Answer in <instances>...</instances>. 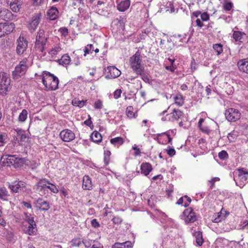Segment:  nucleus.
Returning <instances> with one entry per match:
<instances>
[{
	"mask_svg": "<svg viewBox=\"0 0 248 248\" xmlns=\"http://www.w3.org/2000/svg\"><path fill=\"white\" fill-rule=\"evenodd\" d=\"M2 24L3 25V31H4V36L12 32L15 28V24L13 23L5 22Z\"/></svg>",
	"mask_w": 248,
	"mask_h": 248,
	"instance_id": "nucleus-24",
	"label": "nucleus"
},
{
	"mask_svg": "<svg viewBox=\"0 0 248 248\" xmlns=\"http://www.w3.org/2000/svg\"><path fill=\"white\" fill-rule=\"evenodd\" d=\"M71 59L67 54L63 55L62 58L58 60V62L59 64L62 65L63 66H66L70 63Z\"/></svg>",
	"mask_w": 248,
	"mask_h": 248,
	"instance_id": "nucleus-27",
	"label": "nucleus"
},
{
	"mask_svg": "<svg viewBox=\"0 0 248 248\" xmlns=\"http://www.w3.org/2000/svg\"><path fill=\"white\" fill-rule=\"evenodd\" d=\"M50 183L46 179L40 180L34 186V188L40 193L41 195H45L47 191V185Z\"/></svg>",
	"mask_w": 248,
	"mask_h": 248,
	"instance_id": "nucleus-12",
	"label": "nucleus"
},
{
	"mask_svg": "<svg viewBox=\"0 0 248 248\" xmlns=\"http://www.w3.org/2000/svg\"><path fill=\"white\" fill-rule=\"evenodd\" d=\"M62 48L59 45H56L54 46L50 51L49 53L52 56L57 55L61 50Z\"/></svg>",
	"mask_w": 248,
	"mask_h": 248,
	"instance_id": "nucleus-45",
	"label": "nucleus"
},
{
	"mask_svg": "<svg viewBox=\"0 0 248 248\" xmlns=\"http://www.w3.org/2000/svg\"><path fill=\"white\" fill-rule=\"evenodd\" d=\"M136 74L140 75L142 79L145 82H148L149 81V78L145 73L144 68L142 69L141 72H140V73H136Z\"/></svg>",
	"mask_w": 248,
	"mask_h": 248,
	"instance_id": "nucleus-44",
	"label": "nucleus"
},
{
	"mask_svg": "<svg viewBox=\"0 0 248 248\" xmlns=\"http://www.w3.org/2000/svg\"><path fill=\"white\" fill-rule=\"evenodd\" d=\"M84 124L86 125L90 126L91 127V126L93 127V123L91 121V117L90 115H88V119L85 120L84 122Z\"/></svg>",
	"mask_w": 248,
	"mask_h": 248,
	"instance_id": "nucleus-55",
	"label": "nucleus"
},
{
	"mask_svg": "<svg viewBox=\"0 0 248 248\" xmlns=\"http://www.w3.org/2000/svg\"><path fill=\"white\" fill-rule=\"evenodd\" d=\"M87 100H79L78 99H74L72 100V103L74 106L81 108L85 105Z\"/></svg>",
	"mask_w": 248,
	"mask_h": 248,
	"instance_id": "nucleus-38",
	"label": "nucleus"
},
{
	"mask_svg": "<svg viewBox=\"0 0 248 248\" xmlns=\"http://www.w3.org/2000/svg\"><path fill=\"white\" fill-rule=\"evenodd\" d=\"M133 108L132 106H129L126 108V114L129 118H135V114L133 111Z\"/></svg>",
	"mask_w": 248,
	"mask_h": 248,
	"instance_id": "nucleus-43",
	"label": "nucleus"
},
{
	"mask_svg": "<svg viewBox=\"0 0 248 248\" xmlns=\"http://www.w3.org/2000/svg\"><path fill=\"white\" fill-rule=\"evenodd\" d=\"M175 103L179 106H182L184 104L183 96L180 94H177L174 97Z\"/></svg>",
	"mask_w": 248,
	"mask_h": 248,
	"instance_id": "nucleus-39",
	"label": "nucleus"
},
{
	"mask_svg": "<svg viewBox=\"0 0 248 248\" xmlns=\"http://www.w3.org/2000/svg\"><path fill=\"white\" fill-rule=\"evenodd\" d=\"M234 180L237 184V181H239L242 182V184L240 183V186L244 185V183L246 182L248 180V170L246 169H239L236 170L234 172Z\"/></svg>",
	"mask_w": 248,
	"mask_h": 248,
	"instance_id": "nucleus-6",
	"label": "nucleus"
},
{
	"mask_svg": "<svg viewBox=\"0 0 248 248\" xmlns=\"http://www.w3.org/2000/svg\"><path fill=\"white\" fill-rule=\"evenodd\" d=\"M102 101L100 100H97L96 101L94 104V108L95 109H101L102 108Z\"/></svg>",
	"mask_w": 248,
	"mask_h": 248,
	"instance_id": "nucleus-53",
	"label": "nucleus"
},
{
	"mask_svg": "<svg viewBox=\"0 0 248 248\" xmlns=\"http://www.w3.org/2000/svg\"><path fill=\"white\" fill-rule=\"evenodd\" d=\"M23 231L25 233L30 235H35L37 231L36 223L29 224L28 227L24 229Z\"/></svg>",
	"mask_w": 248,
	"mask_h": 248,
	"instance_id": "nucleus-22",
	"label": "nucleus"
},
{
	"mask_svg": "<svg viewBox=\"0 0 248 248\" xmlns=\"http://www.w3.org/2000/svg\"><path fill=\"white\" fill-rule=\"evenodd\" d=\"M17 138L20 139L21 141H24L28 138L27 134L25 131L21 129L18 130L17 131Z\"/></svg>",
	"mask_w": 248,
	"mask_h": 248,
	"instance_id": "nucleus-37",
	"label": "nucleus"
},
{
	"mask_svg": "<svg viewBox=\"0 0 248 248\" xmlns=\"http://www.w3.org/2000/svg\"><path fill=\"white\" fill-rule=\"evenodd\" d=\"M130 5V0H123L118 4L117 9L121 12H124L129 7Z\"/></svg>",
	"mask_w": 248,
	"mask_h": 248,
	"instance_id": "nucleus-26",
	"label": "nucleus"
},
{
	"mask_svg": "<svg viewBox=\"0 0 248 248\" xmlns=\"http://www.w3.org/2000/svg\"><path fill=\"white\" fill-rule=\"evenodd\" d=\"M92 183L91 179L88 175H85L82 180V188L84 190H91L92 189Z\"/></svg>",
	"mask_w": 248,
	"mask_h": 248,
	"instance_id": "nucleus-21",
	"label": "nucleus"
},
{
	"mask_svg": "<svg viewBox=\"0 0 248 248\" xmlns=\"http://www.w3.org/2000/svg\"><path fill=\"white\" fill-rule=\"evenodd\" d=\"M106 72L105 78L107 79L115 78L120 76V71L115 66H108L104 69Z\"/></svg>",
	"mask_w": 248,
	"mask_h": 248,
	"instance_id": "nucleus-10",
	"label": "nucleus"
},
{
	"mask_svg": "<svg viewBox=\"0 0 248 248\" xmlns=\"http://www.w3.org/2000/svg\"><path fill=\"white\" fill-rule=\"evenodd\" d=\"M91 224L94 228H98L99 226V223L96 219H93L91 221Z\"/></svg>",
	"mask_w": 248,
	"mask_h": 248,
	"instance_id": "nucleus-61",
	"label": "nucleus"
},
{
	"mask_svg": "<svg viewBox=\"0 0 248 248\" xmlns=\"http://www.w3.org/2000/svg\"><path fill=\"white\" fill-rule=\"evenodd\" d=\"M28 112L24 109L22 110L21 112L19 114L18 120L19 122H24L27 118Z\"/></svg>",
	"mask_w": 248,
	"mask_h": 248,
	"instance_id": "nucleus-36",
	"label": "nucleus"
},
{
	"mask_svg": "<svg viewBox=\"0 0 248 248\" xmlns=\"http://www.w3.org/2000/svg\"><path fill=\"white\" fill-rule=\"evenodd\" d=\"M121 93H122V91H121V89H118V90H116L114 92V98H115V99L119 98L120 97V96H121Z\"/></svg>",
	"mask_w": 248,
	"mask_h": 248,
	"instance_id": "nucleus-58",
	"label": "nucleus"
},
{
	"mask_svg": "<svg viewBox=\"0 0 248 248\" xmlns=\"http://www.w3.org/2000/svg\"><path fill=\"white\" fill-rule=\"evenodd\" d=\"M14 19V16L9 10L3 8L0 9V20L7 21Z\"/></svg>",
	"mask_w": 248,
	"mask_h": 248,
	"instance_id": "nucleus-18",
	"label": "nucleus"
},
{
	"mask_svg": "<svg viewBox=\"0 0 248 248\" xmlns=\"http://www.w3.org/2000/svg\"><path fill=\"white\" fill-rule=\"evenodd\" d=\"M217 55L220 54L223 51L222 45L221 44H216L213 46Z\"/></svg>",
	"mask_w": 248,
	"mask_h": 248,
	"instance_id": "nucleus-41",
	"label": "nucleus"
},
{
	"mask_svg": "<svg viewBox=\"0 0 248 248\" xmlns=\"http://www.w3.org/2000/svg\"><path fill=\"white\" fill-rule=\"evenodd\" d=\"M157 140L160 144H167L170 143L172 139L167 133L164 132L157 135Z\"/></svg>",
	"mask_w": 248,
	"mask_h": 248,
	"instance_id": "nucleus-19",
	"label": "nucleus"
},
{
	"mask_svg": "<svg viewBox=\"0 0 248 248\" xmlns=\"http://www.w3.org/2000/svg\"><path fill=\"white\" fill-rule=\"evenodd\" d=\"M124 141L123 138L120 137H116L110 140V143L117 146L122 145Z\"/></svg>",
	"mask_w": 248,
	"mask_h": 248,
	"instance_id": "nucleus-33",
	"label": "nucleus"
},
{
	"mask_svg": "<svg viewBox=\"0 0 248 248\" xmlns=\"http://www.w3.org/2000/svg\"><path fill=\"white\" fill-rule=\"evenodd\" d=\"M245 229L248 230V221L247 220H246L243 222L241 227V229L242 230H245Z\"/></svg>",
	"mask_w": 248,
	"mask_h": 248,
	"instance_id": "nucleus-63",
	"label": "nucleus"
},
{
	"mask_svg": "<svg viewBox=\"0 0 248 248\" xmlns=\"http://www.w3.org/2000/svg\"><path fill=\"white\" fill-rule=\"evenodd\" d=\"M200 129L203 133L209 134L210 132V130L207 126H202Z\"/></svg>",
	"mask_w": 248,
	"mask_h": 248,
	"instance_id": "nucleus-59",
	"label": "nucleus"
},
{
	"mask_svg": "<svg viewBox=\"0 0 248 248\" xmlns=\"http://www.w3.org/2000/svg\"><path fill=\"white\" fill-rule=\"evenodd\" d=\"M183 115V112L179 109H174L173 112L169 115L172 117L171 121L178 120ZM169 116V115H167Z\"/></svg>",
	"mask_w": 248,
	"mask_h": 248,
	"instance_id": "nucleus-31",
	"label": "nucleus"
},
{
	"mask_svg": "<svg viewBox=\"0 0 248 248\" xmlns=\"http://www.w3.org/2000/svg\"><path fill=\"white\" fill-rule=\"evenodd\" d=\"M93 50H94V47H93V45L89 44V45H87V46H86L84 48V56H86L87 55V54H88L92 53L93 52Z\"/></svg>",
	"mask_w": 248,
	"mask_h": 248,
	"instance_id": "nucleus-40",
	"label": "nucleus"
},
{
	"mask_svg": "<svg viewBox=\"0 0 248 248\" xmlns=\"http://www.w3.org/2000/svg\"><path fill=\"white\" fill-rule=\"evenodd\" d=\"M7 136L0 133V147L3 146L6 142Z\"/></svg>",
	"mask_w": 248,
	"mask_h": 248,
	"instance_id": "nucleus-50",
	"label": "nucleus"
},
{
	"mask_svg": "<svg viewBox=\"0 0 248 248\" xmlns=\"http://www.w3.org/2000/svg\"><path fill=\"white\" fill-rule=\"evenodd\" d=\"M59 14V11L56 7H52L47 12V16L50 20L56 19Z\"/></svg>",
	"mask_w": 248,
	"mask_h": 248,
	"instance_id": "nucleus-23",
	"label": "nucleus"
},
{
	"mask_svg": "<svg viewBox=\"0 0 248 248\" xmlns=\"http://www.w3.org/2000/svg\"><path fill=\"white\" fill-rule=\"evenodd\" d=\"M219 213H217V217H216L213 220V221L215 223H218L221 221V219L222 217L218 215Z\"/></svg>",
	"mask_w": 248,
	"mask_h": 248,
	"instance_id": "nucleus-64",
	"label": "nucleus"
},
{
	"mask_svg": "<svg viewBox=\"0 0 248 248\" xmlns=\"http://www.w3.org/2000/svg\"><path fill=\"white\" fill-rule=\"evenodd\" d=\"M8 186L12 192L18 193L24 190L26 184L22 181H15L11 184H9Z\"/></svg>",
	"mask_w": 248,
	"mask_h": 248,
	"instance_id": "nucleus-14",
	"label": "nucleus"
},
{
	"mask_svg": "<svg viewBox=\"0 0 248 248\" xmlns=\"http://www.w3.org/2000/svg\"><path fill=\"white\" fill-rule=\"evenodd\" d=\"M59 136L61 140L64 142H70L75 139V133L69 129L62 130Z\"/></svg>",
	"mask_w": 248,
	"mask_h": 248,
	"instance_id": "nucleus-11",
	"label": "nucleus"
},
{
	"mask_svg": "<svg viewBox=\"0 0 248 248\" xmlns=\"http://www.w3.org/2000/svg\"><path fill=\"white\" fill-rule=\"evenodd\" d=\"M220 180L219 178L218 177H214L212 178L211 180L209 181L210 183L211 184V186H210V188L211 189H212L215 185V183L216 182L219 181Z\"/></svg>",
	"mask_w": 248,
	"mask_h": 248,
	"instance_id": "nucleus-54",
	"label": "nucleus"
},
{
	"mask_svg": "<svg viewBox=\"0 0 248 248\" xmlns=\"http://www.w3.org/2000/svg\"><path fill=\"white\" fill-rule=\"evenodd\" d=\"M201 19L202 21H208L209 19V15L207 14L206 12H204L202 14H201Z\"/></svg>",
	"mask_w": 248,
	"mask_h": 248,
	"instance_id": "nucleus-57",
	"label": "nucleus"
},
{
	"mask_svg": "<svg viewBox=\"0 0 248 248\" xmlns=\"http://www.w3.org/2000/svg\"><path fill=\"white\" fill-rule=\"evenodd\" d=\"M6 158V162L4 163L7 165H12L15 168H19L22 166L24 164L26 166H29L31 162L26 158H22L17 157L16 155H7Z\"/></svg>",
	"mask_w": 248,
	"mask_h": 248,
	"instance_id": "nucleus-2",
	"label": "nucleus"
},
{
	"mask_svg": "<svg viewBox=\"0 0 248 248\" xmlns=\"http://www.w3.org/2000/svg\"><path fill=\"white\" fill-rule=\"evenodd\" d=\"M94 242V240L90 239H84L82 241L86 248H100V246H97L96 245H92L93 243Z\"/></svg>",
	"mask_w": 248,
	"mask_h": 248,
	"instance_id": "nucleus-32",
	"label": "nucleus"
},
{
	"mask_svg": "<svg viewBox=\"0 0 248 248\" xmlns=\"http://www.w3.org/2000/svg\"><path fill=\"white\" fill-rule=\"evenodd\" d=\"M113 222L115 224H120L122 221V219L118 216L114 217L112 219Z\"/></svg>",
	"mask_w": 248,
	"mask_h": 248,
	"instance_id": "nucleus-56",
	"label": "nucleus"
},
{
	"mask_svg": "<svg viewBox=\"0 0 248 248\" xmlns=\"http://www.w3.org/2000/svg\"><path fill=\"white\" fill-rule=\"evenodd\" d=\"M237 65L241 72L248 74V61L246 59L239 60L237 62Z\"/></svg>",
	"mask_w": 248,
	"mask_h": 248,
	"instance_id": "nucleus-20",
	"label": "nucleus"
},
{
	"mask_svg": "<svg viewBox=\"0 0 248 248\" xmlns=\"http://www.w3.org/2000/svg\"><path fill=\"white\" fill-rule=\"evenodd\" d=\"M183 215L186 223L194 222L197 220L195 213L191 207L185 209L183 212Z\"/></svg>",
	"mask_w": 248,
	"mask_h": 248,
	"instance_id": "nucleus-13",
	"label": "nucleus"
},
{
	"mask_svg": "<svg viewBox=\"0 0 248 248\" xmlns=\"http://www.w3.org/2000/svg\"><path fill=\"white\" fill-rule=\"evenodd\" d=\"M141 173L147 176L152 170V167L149 163H142L140 166Z\"/></svg>",
	"mask_w": 248,
	"mask_h": 248,
	"instance_id": "nucleus-25",
	"label": "nucleus"
},
{
	"mask_svg": "<svg viewBox=\"0 0 248 248\" xmlns=\"http://www.w3.org/2000/svg\"><path fill=\"white\" fill-rule=\"evenodd\" d=\"M48 38L47 35L45 33L43 30H39L36 37L35 46L37 50L43 52Z\"/></svg>",
	"mask_w": 248,
	"mask_h": 248,
	"instance_id": "nucleus-4",
	"label": "nucleus"
},
{
	"mask_svg": "<svg viewBox=\"0 0 248 248\" xmlns=\"http://www.w3.org/2000/svg\"><path fill=\"white\" fill-rule=\"evenodd\" d=\"M225 117L227 120L231 122H234L239 120L241 116V113L237 109L229 108L225 111Z\"/></svg>",
	"mask_w": 248,
	"mask_h": 248,
	"instance_id": "nucleus-8",
	"label": "nucleus"
},
{
	"mask_svg": "<svg viewBox=\"0 0 248 248\" xmlns=\"http://www.w3.org/2000/svg\"><path fill=\"white\" fill-rule=\"evenodd\" d=\"M47 186L48 187H47V190L49 189L54 193H57L59 191L58 189L54 185L50 184V185H47Z\"/></svg>",
	"mask_w": 248,
	"mask_h": 248,
	"instance_id": "nucleus-49",
	"label": "nucleus"
},
{
	"mask_svg": "<svg viewBox=\"0 0 248 248\" xmlns=\"http://www.w3.org/2000/svg\"><path fill=\"white\" fill-rule=\"evenodd\" d=\"M10 84V79L6 73H0V93L5 94Z\"/></svg>",
	"mask_w": 248,
	"mask_h": 248,
	"instance_id": "nucleus-7",
	"label": "nucleus"
},
{
	"mask_svg": "<svg viewBox=\"0 0 248 248\" xmlns=\"http://www.w3.org/2000/svg\"><path fill=\"white\" fill-rule=\"evenodd\" d=\"M194 235L196 237V241L199 246H201L203 242L202 238V232H195Z\"/></svg>",
	"mask_w": 248,
	"mask_h": 248,
	"instance_id": "nucleus-34",
	"label": "nucleus"
},
{
	"mask_svg": "<svg viewBox=\"0 0 248 248\" xmlns=\"http://www.w3.org/2000/svg\"><path fill=\"white\" fill-rule=\"evenodd\" d=\"M233 6V3L232 2H225L223 5V9L225 11H230Z\"/></svg>",
	"mask_w": 248,
	"mask_h": 248,
	"instance_id": "nucleus-47",
	"label": "nucleus"
},
{
	"mask_svg": "<svg viewBox=\"0 0 248 248\" xmlns=\"http://www.w3.org/2000/svg\"><path fill=\"white\" fill-rule=\"evenodd\" d=\"M9 196L8 192L5 188H0V199L3 201H8Z\"/></svg>",
	"mask_w": 248,
	"mask_h": 248,
	"instance_id": "nucleus-35",
	"label": "nucleus"
},
{
	"mask_svg": "<svg viewBox=\"0 0 248 248\" xmlns=\"http://www.w3.org/2000/svg\"><path fill=\"white\" fill-rule=\"evenodd\" d=\"M34 204L37 208L42 211H47L50 208L49 202L42 198L36 199Z\"/></svg>",
	"mask_w": 248,
	"mask_h": 248,
	"instance_id": "nucleus-15",
	"label": "nucleus"
},
{
	"mask_svg": "<svg viewBox=\"0 0 248 248\" xmlns=\"http://www.w3.org/2000/svg\"><path fill=\"white\" fill-rule=\"evenodd\" d=\"M82 243L79 239H74L71 241V245L74 247H79Z\"/></svg>",
	"mask_w": 248,
	"mask_h": 248,
	"instance_id": "nucleus-51",
	"label": "nucleus"
},
{
	"mask_svg": "<svg viewBox=\"0 0 248 248\" xmlns=\"http://www.w3.org/2000/svg\"><path fill=\"white\" fill-rule=\"evenodd\" d=\"M16 52L17 55L26 54L28 51V42L23 36L20 35L17 39Z\"/></svg>",
	"mask_w": 248,
	"mask_h": 248,
	"instance_id": "nucleus-5",
	"label": "nucleus"
},
{
	"mask_svg": "<svg viewBox=\"0 0 248 248\" xmlns=\"http://www.w3.org/2000/svg\"><path fill=\"white\" fill-rule=\"evenodd\" d=\"M42 82L46 90L55 91L58 88V78L49 72H44L42 77Z\"/></svg>",
	"mask_w": 248,
	"mask_h": 248,
	"instance_id": "nucleus-1",
	"label": "nucleus"
},
{
	"mask_svg": "<svg viewBox=\"0 0 248 248\" xmlns=\"http://www.w3.org/2000/svg\"><path fill=\"white\" fill-rule=\"evenodd\" d=\"M59 32L63 36H66L68 34V30L65 27L61 28L59 29Z\"/></svg>",
	"mask_w": 248,
	"mask_h": 248,
	"instance_id": "nucleus-52",
	"label": "nucleus"
},
{
	"mask_svg": "<svg viewBox=\"0 0 248 248\" xmlns=\"http://www.w3.org/2000/svg\"><path fill=\"white\" fill-rule=\"evenodd\" d=\"M24 215L25 216V220L26 221H27L29 224H31L34 223H35L33 217H30L28 216V214L27 213H24Z\"/></svg>",
	"mask_w": 248,
	"mask_h": 248,
	"instance_id": "nucleus-48",
	"label": "nucleus"
},
{
	"mask_svg": "<svg viewBox=\"0 0 248 248\" xmlns=\"http://www.w3.org/2000/svg\"><path fill=\"white\" fill-rule=\"evenodd\" d=\"M132 247V243L130 241H126L124 243H115L112 246V248H129Z\"/></svg>",
	"mask_w": 248,
	"mask_h": 248,
	"instance_id": "nucleus-30",
	"label": "nucleus"
},
{
	"mask_svg": "<svg viewBox=\"0 0 248 248\" xmlns=\"http://www.w3.org/2000/svg\"><path fill=\"white\" fill-rule=\"evenodd\" d=\"M218 157L221 160H226L228 158V154L226 151L222 150L218 153Z\"/></svg>",
	"mask_w": 248,
	"mask_h": 248,
	"instance_id": "nucleus-46",
	"label": "nucleus"
},
{
	"mask_svg": "<svg viewBox=\"0 0 248 248\" xmlns=\"http://www.w3.org/2000/svg\"><path fill=\"white\" fill-rule=\"evenodd\" d=\"M130 67L135 73H140L144 69L142 64V59L140 56V53L138 51L135 54L130 58L129 60Z\"/></svg>",
	"mask_w": 248,
	"mask_h": 248,
	"instance_id": "nucleus-3",
	"label": "nucleus"
},
{
	"mask_svg": "<svg viewBox=\"0 0 248 248\" xmlns=\"http://www.w3.org/2000/svg\"><path fill=\"white\" fill-rule=\"evenodd\" d=\"M104 161L106 166L108 165L109 163L110 160V156L111 155V153L109 151H104Z\"/></svg>",
	"mask_w": 248,
	"mask_h": 248,
	"instance_id": "nucleus-42",
	"label": "nucleus"
},
{
	"mask_svg": "<svg viewBox=\"0 0 248 248\" xmlns=\"http://www.w3.org/2000/svg\"><path fill=\"white\" fill-rule=\"evenodd\" d=\"M184 198H185V199H186L187 201V202H185L184 206L185 207H187L189 205V203L191 202V199L190 197H188L186 195L185 196Z\"/></svg>",
	"mask_w": 248,
	"mask_h": 248,
	"instance_id": "nucleus-62",
	"label": "nucleus"
},
{
	"mask_svg": "<svg viewBox=\"0 0 248 248\" xmlns=\"http://www.w3.org/2000/svg\"><path fill=\"white\" fill-rule=\"evenodd\" d=\"M233 38L235 41H239L240 42H243V36L246 35V34L240 31H233Z\"/></svg>",
	"mask_w": 248,
	"mask_h": 248,
	"instance_id": "nucleus-29",
	"label": "nucleus"
},
{
	"mask_svg": "<svg viewBox=\"0 0 248 248\" xmlns=\"http://www.w3.org/2000/svg\"><path fill=\"white\" fill-rule=\"evenodd\" d=\"M27 65L26 62H21L17 65L15 70L13 72L12 76L15 79H18L20 77L24 75L26 72Z\"/></svg>",
	"mask_w": 248,
	"mask_h": 248,
	"instance_id": "nucleus-9",
	"label": "nucleus"
},
{
	"mask_svg": "<svg viewBox=\"0 0 248 248\" xmlns=\"http://www.w3.org/2000/svg\"><path fill=\"white\" fill-rule=\"evenodd\" d=\"M41 17V14H36L32 16L29 26V29L31 32H33L35 30L40 23Z\"/></svg>",
	"mask_w": 248,
	"mask_h": 248,
	"instance_id": "nucleus-17",
	"label": "nucleus"
},
{
	"mask_svg": "<svg viewBox=\"0 0 248 248\" xmlns=\"http://www.w3.org/2000/svg\"><path fill=\"white\" fill-rule=\"evenodd\" d=\"M167 154L170 156H172L175 154V151L174 148H170L166 150Z\"/></svg>",
	"mask_w": 248,
	"mask_h": 248,
	"instance_id": "nucleus-60",
	"label": "nucleus"
},
{
	"mask_svg": "<svg viewBox=\"0 0 248 248\" xmlns=\"http://www.w3.org/2000/svg\"><path fill=\"white\" fill-rule=\"evenodd\" d=\"M7 3L10 6L11 10L15 13L19 11L22 5V0H6Z\"/></svg>",
	"mask_w": 248,
	"mask_h": 248,
	"instance_id": "nucleus-16",
	"label": "nucleus"
},
{
	"mask_svg": "<svg viewBox=\"0 0 248 248\" xmlns=\"http://www.w3.org/2000/svg\"><path fill=\"white\" fill-rule=\"evenodd\" d=\"M91 139L94 142L99 143L102 141V137L98 131H94L91 134Z\"/></svg>",
	"mask_w": 248,
	"mask_h": 248,
	"instance_id": "nucleus-28",
	"label": "nucleus"
}]
</instances>
